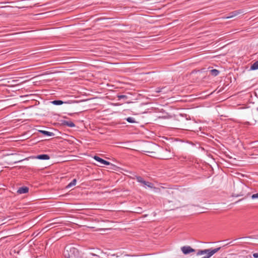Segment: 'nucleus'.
<instances>
[{
  "mask_svg": "<svg viewBox=\"0 0 258 258\" xmlns=\"http://www.w3.org/2000/svg\"><path fill=\"white\" fill-rule=\"evenodd\" d=\"M220 247L215 248L214 249H207L204 250H200L198 251L197 254L198 255H203L205 254H208V256H205L203 258H210L214 254L218 252Z\"/></svg>",
  "mask_w": 258,
  "mask_h": 258,
  "instance_id": "obj_1",
  "label": "nucleus"
},
{
  "mask_svg": "<svg viewBox=\"0 0 258 258\" xmlns=\"http://www.w3.org/2000/svg\"><path fill=\"white\" fill-rule=\"evenodd\" d=\"M182 252L184 254H187L190 252H194L195 250L189 246H184L181 248Z\"/></svg>",
  "mask_w": 258,
  "mask_h": 258,
  "instance_id": "obj_2",
  "label": "nucleus"
},
{
  "mask_svg": "<svg viewBox=\"0 0 258 258\" xmlns=\"http://www.w3.org/2000/svg\"><path fill=\"white\" fill-rule=\"evenodd\" d=\"M94 159L99 162V163H100V164H104V165H110V163L106 161V160H103V159L100 158L98 156H95L94 157Z\"/></svg>",
  "mask_w": 258,
  "mask_h": 258,
  "instance_id": "obj_3",
  "label": "nucleus"
},
{
  "mask_svg": "<svg viewBox=\"0 0 258 258\" xmlns=\"http://www.w3.org/2000/svg\"><path fill=\"white\" fill-rule=\"evenodd\" d=\"M242 13V12L241 10L235 11H234V12H232V13H231L229 14V15L228 16L225 17V18L226 19L231 18H233V17H235L236 16H237V15L240 14Z\"/></svg>",
  "mask_w": 258,
  "mask_h": 258,
  "instance_id": "obj_4",
  "label": "nucleus"
},
{
  "mask_svg": "<svg viewBox=\"0 0 258 258\" xmlns=\"http://www.w3.org/2000/svg\"><path fill=\"white\" fill-rule=\"evenodd\" d=\"M35 158L39 160H48L50 158L48 155L42 154L37 156Z\"/></svg>",
  "mask_w": 258,
  "mask_h": 258,
  "instance_id": "obj_5",
  "label": "nucleus"
},
{
  "mask_svg": "<svg viewBox=\"0 0 258 258\" xmlns=\"http://www.w3.org/2000/svg\"><path fill=\"white\" fill-rule=\"evenodd\" d=\"M29 188L27 187H22L18 190V193L19 194H25L28 192Z\"/></svg>",
  "mask_w": 258,
  "mask_h": 258,
  "instance_id": "obj_6",
  "label": "nucleus"
},
{
  "mask_svg": "<svg viewBox=\"0 0 258 258\" xmlns=\"http://www.w3.org/2000/svg\"><path fill=\"white\" fill-rule=\"evenodd\" d=\"M39 132L41 133L44 135L47 136L51 137V136H52L54 135V134L53 133L46 131L39 130Z\"/></svg>",
  "mask_w": 258,
  "mask_h": 258,
  "instance_id": "obj_7",
  "label": "nucleus"
},
{
  "mask_svg": "<svg viewBox=\"0 0 258 258\" xmlns=\"http://www.w3.org/2000/svg\"><path fill=\"white\" fill-rule=\"evenodd\" d=\"M258 69V60L254 62L250 67L251 70H255Z\"/></svg>",
  "mask_w": 258,
  "mask_h": 258,
  "instance_id": "obj_8",
  "label": "nucleus"
},
{
  "mask_svg": "<svg viewBox=\"0 0 258 258\" xmlns=\"http://www.w3.org/2000/svg\"><path fill=\"white\" fill-rule=\"evenodd\" d=\"M64 124L71 127H74L75 126V124L71 121H64Z\"/></svg>",
  "mask_w": 258,
  "mask_h": 258,
  "instance_id": "obj_9",
  "label": "nucleus"
},
{
  "mask_svg": "<svg viewBox=\"0 0 258 258\" xmlns=\"http://www.w3.org/2000/svg\"><path fill=\"white\" fill-rule=\"evenodd\" d=\"M210 72V74L213 76H217L219 74V71L216 69L211 70Z\"/></svg>",
  "mask_w": 258,
  "mask_h": 258,
  "instance_id": "obj_10",
  "label": "nucleus"
},
{
  "mask_svg": "<svg viewBox=\"0 0 258 258\" xmlns=\"http://www.w3.org/2000/svg\"><path fill=\"white\" fill-rule=\"evenodd\" d=\"M77 182V180L76 179H74L67 186L66 188H69L73 186L76 185Z\"/></svg>",
  "mask_w": 258,
  "mask_h": 258,
  "instance_id": "obj_11",
  "label": "nucleus"
},
{
  "mask_svg": "<svg viewBox=\"0 0 258 258\" xmlns=\"http://www.w3.org/2000/svg\"><path fill=\"white\" fill-rule=\"evenodd\" d=\"M126 120L130 123H136L137 121H136V119L135 118L132 117H128L126 118Z\"/></svg>",
  "mask_w": 258,
  "mask_h": 258,
  "instance_id": "obj_12",
  "label": "nucleus"
},
{
  "mask_svg": "<svg viewBox=\"0 0 258 258\" xmlns=\"http://www.w3.org/2000/svg\"><path fill=\"white\" fill-rule=\"evenodd\" d=\"M63 102L61 100H54L52 102V103L54 105H59L63 104Z\"/></svg>",
  "mask_w": 258,
  "mask_h": 258,
  "instance_id": "obj_13",
  "label": "nucleus"
},
{
  "mask_svg": "<svg viewBox=\"0 0 258 258\" xmlns=\"http://www.w3.org/2000/svg\"><path fill=\"white\" fill-rule=\"evenodd\" d=\"M144 185L151 188H154L153 184L149 182H147L145 181V183H144Z\"/></svg>",
  "mask_w": 258,
  "mask_h": 258,
  "instance_id": "obj_14",
  "label": "nucleus"
},
{
  "mask_svg": "<svg viewBox=\"0 0 258 258\" xmlns=\"http://www.w3.org/2000/svg\"><path fill=\"white\" fill-rule=\"evenodd\" d=\"M137 180L139 182H140L144 184V183H145V181L140 176H138L137 177Z\"/></svg>",
  "mask_w": 258,
  "mask_h": 258,
  "instance_id": "obj_15",
  "label": "nucleus"
},
{
  "mask_svg": "<svg viewBox=\"0 0 258 258\" xmlns=\"http://www.w3.org/2000/svg\"><path fill=\"white\" fill-rule=\"evenodd\" d=\"M171 157H172V156L166 155V156H163V157H161V158L163 159H168L171 158Z\"/></svg>",
  "mask_w": 258,
  "mask_h": 258,
  "instance_id": "obj_16",
  "label": "nucleus"
},
{
  "mask_svg": "<svg viewBox=\"0 0 258 258\" xmlns=\"http://www.w3.org/2000/svg\"><path fill=\"white\" fill-rule=\"evenodd\" d=\"M251 198L252 199H258V193L252 195L251 196Z\"/></svg>",
  "mask_w": 258,
  "mask_h": 258,
  "instance_id": "obj_17",
  "label": "nucleus"
},
{
  "mask_svg": "<svg viewBox=\"0 0 258 258\" xmlns=\"http://www.w3.org/2000/svg\"><path fill=\"white\" fill-rule=\"evenodd\" d=\"M118 98L119 99L125 98H126V96L125 95H119V96H118Z\"/></svg>",
  "mask_w": 258,
  "mask_h": 258,
  "instance_id": "obj_18",
  "label": "nucleus"
},
{
  "mask_svg": "<svg viewBox=\"0 0 258 258\" xmlns=\"http://www.w3.org/2000/svg\"><path fill=\"white\" fill-rule=\"evenodd\" d=\"M253 256L254 257V258H257L258 257V253H254L253 254Z\"/></svg>",
  "mask_w": 258,
  "mask_h": 258,
  "instance_id": "obj_19",
  "label": "nucleus"
},
{
  "mask_svg": "<svg viewBox=\"0 0 258 258\" xmlns=\"http://www.w3.org/2000/svg\"><path fill=\"white\" fill-rule=\"evenodd\" d=\"M111 256H116V257H118V255H115V254H112V255H111Z\"/></svg>",
  "mask_w": 258,
  "mask_h": 258,
  "instance_id": "obj_20",
  "label": "nucleus"
}]
</instances>
